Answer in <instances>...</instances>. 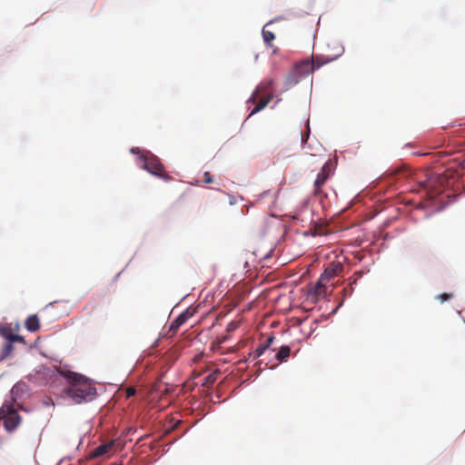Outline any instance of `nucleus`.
<instances>
[{
  "instance_id": "nucleus-1",
  "label": "nucleus",
  "mask_w": 465,
  "mask_h": 465,
  "mask_svg": "<svg viewBox=\"0 0 465 465\" xmlns=\"http://www.w3.org/2000/svg\"><path fill=\"white\" fill-rule=\"evenodd\" d=\"M61 374L72 385L64 390V395L74 403L92 401L96 395L95 388L86 382L84 376L73 371H63Z\"/></svg>"
},
{
  "instance_id": "nucleus-2",
  "label": "nucleus",
  "mask_w": 465,
  "mask_h": 465,
  "mask_svg": "<svg viewBox=\"0 0 465 465\" xmlns=\"http://www.w3.org/2000/svg\"><path fill=\"white\" fill-rule=\"evenodd\" d=\"M131 153L134 154H139L137 158V163L150 173L163 177V165L160 162L159 158L153 154L149 151H143L140 153L139 147H132Z\"/></svg>"
},
{
  "instance_id": "nucleus-3",
  "label": "nucleus",
  "mask_w": 465,
  "mask_h": 465,
  "mask_svg": "<svg viewBox=\"0 0 465 465\" xmlns=\"http://www.w3.org/2000/svg\"><path fill=\"white\" fill-rule=\"evenodd\" d=\"M314 71V63L310 59H304L294 64L292 71L285 79V84L292 86L297 84L302 78L308 76Z\"/></svg>"
},
{
  "instance_id": "nucleus-4",
  "label": "nucleus",
  "mask_w": 465,
  "mask_h": 465,
  "mask_svg": "<svg viewBox=\"0 0 465 465\" xmlns=\"http://www.w3.org/2000/svg\"><path fill=\"white\" fill-rule=\"evenodd\" d=\"M336 167V159H329L322 166L321 172L318 173L314 181L313 193L318 195L322 193V186L326 183L329 178L334 174Z\"/></svg>"
},
{
  "instance_id": "nucleus-5",
  "label": "nucleus",
  "mask_w": 465,
  "mask_h": 465,
  "mask_svg": "<svg viewBox=\"0 0 465 465\" xmlns=\"http://www.w3.org/2000/svg\"><path fill=\"white\" fill-rule=\"evenodd\" d=\"M0 419L4 420L5 428L8 431L15 430L21 422V417L12 404H4L1 407Z\"/></svg>"
},
{
  "instance_id": "nucleus-6",
  "label": "nucleus",
  "mask_w": 465,
  "mask_h": 465,
  "mask_svg": "<svg viewBox=\"0 0 465 465\" xmlns=\"http://www.w3.org/2000/svg\"><path fill=\"white\" fill-rule=\"evenodd\" d=\"M415 155H420V156H430L432 161L434 163H440L442 165H445L447 163H450V162H453L454 164L448 168V171H450L452 168H455L457 166H460L463 163L459 158H452L449 159L450 153L446 152H437V153H414Z\"/></svg>"
},
{
  "instance_id": "nucleus-7",
  "label": "nucleus",
  "mask_w": 465,
  "mask_h": 465,
  "mask_svg": "<svg viewBox=\"0 0 465 465\" xmlns=\"http://www.w3.org/2000/svg\"><path fill=\"white\" fill-rule=\"evenodd\" d=\"M272 84L273 80L272 78L261 82L248 99V103L255 104L260 95L267 96L269 94H273Z\"/></svg>"
},
{
  "instance_id": "nucleus-8",
  "label": "nucleus",
  "mask_w": 465,
  "mask_h": 465,
  "mask_svg": "<svg viewBox=\"0 0 465 465\" xmlns=\"http://www.w3.org/2000/svg\"><path fill=\"white\" fill-rule=\"evenodd\" d=\"M115 444V440H111L105 444H102L96 448H94L90 453V459H97L104 455H110L114 452V447Z\"/></svg>"
},
{
  "instance_id": "nucleus-9",
  "label": "nucleus",
  "mask_w": 465,
  "mask_h": 465,
  "mask_svg": "<svg viewBox=\"0 0 465 465\" xmlns=\"http://www.w3.org/2000/svg\"><path fill=\"white\" fill-rule=\"evenodd\" d=\"M272 98L273 94H270L267 96L260 95L255 103V107L250 113L249 117L265 108L268 105V104L272 100Z\"/></svg>"
},
{
  "instance_id": "nucleus-10",
  "label": "nucleus",
  "mask_w": 465,
  "mask_h": 465,
  "mask_svg": "<svg viewBox=\"0 0 465 465\" xmlns=\"http://www.w3.org/2000/svg\"><path fill=\"white\" fill-rule=\"evenodd\" d=\"M324 280H322V277L319 279L317 283L313 286V288L310 291L311 294H313L316 298L322 297L326 292V286L323 283Z\"/></svg>"
},
{
  "instance_id": "nucleus-11",
  "label": "nucleus",
  "mask_w": 465,
  "mask_h": 465,
  "mask_svg": "<svg viewBox=\"0 0 465 465\" xmlns=\"http://www.w3.org/2000/svg\"><path fill=\"white\" fill-rule=\"evenodd\" d=\"M220 373L219 370L211 372L203 379L202 385L206 389H210L216 382Z\"/></svg>"
},
{
  "instance_id": "nucleus-12",
  "label": "nucleus",
  "mask_w": 465,
  "mask_h": 465,
  "mask_svg": "<svg viewBox=\"0 0 465 465\" xmlns=\"http://www.w3.org/2000/svg\"><path fill=\"white\" fill-rule=\"evenodd\" d=\"M272 21L269 22L268 24H266L262 30V38H263V41L264 43L269 46V47H272V42L275 39V35L274 33H272V31L268 30L267 29V26L272 24Z\"/></svg>"
},
{
  "instance_id": "nucleus-13",
  "label": "nucleus",
  "mask_w": 465,
  "mask_h": 465,
  "mask_svg": "<svg viewBox=\"0 0 465 465\" xmlns=\"http://www.w3.org/2000/svg\"><path fill=\"white\" fill-rule=\"evenodd\" d=\"M25 328L29 331H36L40 328L39 320L36 315L29 316L25 321Z\"/></svg>"
},
{
  "instance_id": "nucleus-14",
  "label": "nucleus",
  "mask_w": 465,
  "mask_h": 465,
  "mask_svg": "<svg viewBox=\"0 0 465 465\" xmlns=\"http://www.w3.org/2000/svg\"><path fill=\"white\" fill-rule=\"evenodd\" d=\"M188 315L186 313L180 314L170 325V331H176L186 321Z\"/></svg>"
},
{
  "instance_id": "nucleus-15",
  "label": "nucleus",
  "mask_w": 465,
  "mask_h": 465,
  "mask_svg": "<svg viewBox=\"0 0 465 465\" xmlns=\"http://www.w3.org/2000/svg\"><path fill=\"white\" fill-rule=\"evenodd\" d=\"M335 60V57L329 58L325 57L323 55H317L315 58L311 60L312 63H314V70L320 68L321 66L332 62Z\"/></svg>"
},
{
  "instance_id": "nucleus-16",
  "label": "nucleus",
  "mask_w": 465,
  "mask_h": 465,
  "mask_svg": "<svg viewBox=\"0 0 465 465\" xmlns=\"http://www.w3.org/2000/svg\"><path fill=\"white\" fill-rule=\"evenodd\" d=\"M291 349L289 346L284 345L282 346L279 350V351L276 353V359L279 361H285L290 356Z\"/></svg>"
},
{
  "instance_id": "nucleus-17",
  "label": "nucleus",
  "mask_w": 465,
  "mask_h": 465,
  "mask_svg": "<svg viewBox=\"0 0 465 465\" xmlns=\"http://www.w3.org/2000/svg\"><path fill=\"white\" fill-rule=\"evenodd\" d=\"M341 269L340 266L336 267H328L325 269L323 273L321 275L322 280H330L331 278L334 277L337 274V270Z\"/></svg>"
},
{
  "instance_id": "nucleus-18",
  "label": "nucleus",
  "mask_w": 465,
  "mask_h": 465,
  "mask_svg": "<svg viewBox=\"0 0 465 465\" xmlns=\"http://www.w3.org/2000/svg\"><path fill=\"white\" fill-rule=\"evenodd\" d=\"M0 335L9 341L13 335L12 328L8 325H0Z\"/></svg>"
},
{
  "instance_id": "nucleus-19",
  "label": "nucleus",
  "mask_w": 465,
  "mask_h": 465,
  "mask_svg": "<svg viewBox=\"0 0 465 465\" xmlns=\"http://www.w3.org/2000/svg\"><path fill=\"white\" fill-rule=\"evenodd\" d=\"M267 349H268V344L261 343L255 349V351L252 353H251V355L253 356V359H257V358L261 357L265 352V351Z\"/></svg>"
},
{
  "instance_id": "nucleus-20",
  "label": "nucleus",
  "mask_w": 465,
  "mask_h": 465,
  "mask_svg": "<svg viewBox=\"0 0 465 465\" xmlns=\"http://www.w3.org/2000/svg\"><path fill=\"white\" fill-rule=\"evenodd\" d=\"M14 350L13 344L9 341L5 343L2 348L1 356L2 358L7 357Z\"/></svg>"
},
{
  "instance_id": "nucleus-21",
  "label": "nucleus",
  "mask_w": 465,
  "mask_h": 465,
  "mask_svg": "<svg viewBox=\"0 0 465 465\" xmlns=\"http://www.w3.org/2000/svg\"><path fill=\"white\" fill-rule=\"evenodd\" d=\"M448 177H449V175H448V174L439 173L435 179L439 182V183H440V186H444V185H445V183H446L447 185L449 184V183H448Z\"/></svg>"
},
{
  "instance_id": "nucleus-22",
  "label": "nucleus",
  "mask_w": 465,
  "mask_h": 465,
  "mask_svg": "<svg viewBox=\"0 0 465 465\" xmlns=\"http://www.w3.org/2000/svg\"><path fill=\"white\" fill-rule=\"evenodd\" d=\"M9 342L10 343H13V342H22V343H25V338L23 336H20V335L13 333Z\"/></svg>"
},
{
  "instance_id": "nucleus-23",
  "label": "nucleus",
  "mask_w": 465,
  "mask_h": 465,
  "mask_svg": "<svg viewBox=\"0 0 465 465\" xmlns=\"http://www.w3.org/2000/svg\"><path fill=\"white\" fill-rule=\"evenodd\" d=\"M452 297L451 293H441L439 295L438 299L440 301V302H444L448 300H450Z\"/></svg>"
},
{
  "instance_id": "nucleus-24",
  "label": "nucleus",
  "mask_w": 465,
  "mask_h": 465,
  "mask_svg": "<svg viewBox=\"0 0 465 465\" xmlns=\"http://www.w3.org/2000/svg\"><path fill=\"white\" fill-rule=\"evenodd\" d=\"M203 181H204V183H213V177H212V175H211V173H210L209 172H205V173H203Z\"/></svg>"
},
{
  "instance_id": "nucleus-25",
  "label": "nucleus",
  "mask_w": 465,
  "mask_h": 465,
  "mask_svg": "<svg viewBox=\"0 0 465 465\" xmlns=\"http://www.w3.org/2000/svg\"><path fill=\"white\" fill-rule=\"evenodd\" d=\"M125 393H126V398H130L136 393V390L133 387H129L126 389Z\"/></svg>"
},
{
  "instance_id": "nucleus-26",
  "label": "nucleus",
  "mask_w": 465,
  "mask_h": 465,
  "mask_svg": "<svg viewBox=\"0 0 465 465\" xmlns=\"http://www.w3.org/2000/svg\"><path fill=\"white\" fill-rule=\"evenodd\" d=\"M308 133H310V130H309V129H308ZM297 135H298V136H300V138H301V143H306V141H307V138H308L309 134H307V135H306V137H305V136L302 134V131H298V132H297Z\"/></svg>"
},
{
  "instance_id": "nucleus-27",
  "label": "nucleus",
  "mask_w": 465,
  "mask_h": 465,
  "mask_svg": "<svg viewBox=\"0 0 465 465\" xmlns=\"http://www.w3.org/2000/svg\"><path fill=\"white\" fill-rule=\"evenodd\" d=\"M236 328H237V324H236V323H234V322H231V323L228 325L227 330H228V331H233V330H235Z\"/></svg>"
},
{
  "instance_id": "nucleus-28",
  "label": "nucleus",
  "mask_w": 465,
  "mask_h": 465,
  "mask_svg": "<svg viewBox=\"0 0 465 465\" xmlns=\"http://www.w3.org/2000/svg\"><path fill=\"white\" fill-rule=\"evenodd\" d=\"M273 339H274L273 337H270L269 339H267V341L263 344H268V348H269L270 345L272 344Z\"/></svg>"
}]
</instances>
